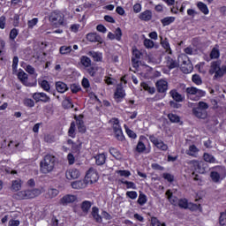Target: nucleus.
I'll list each match as a JSON object with an SVG mask.
<instances>
[{
  "label": "nucleus",
  "mask_w": 226,
  "mask_h": 226,
  "mask_svg": "<svg viewBox=\"0 0 226 226\" xmlns=\"http://www.w3.org/2000/svg\"><path fill=\"white\" fill-rule=\"evenodd\" d=\"M56 167V156L47 154L40 162V170L42 174L52 172Z\"/></svg>",
  "instance_id": "1"
},
{
  "label": "nucleus",
  "mask_w": 226,
  "mask_h": 226,
  "mask_svg": "<svg viewBox=\"0 0 226 226\" xmlns=\"http://www.w3.org/2000/svg\"><path fill=\"white\" fill-rule=\"evenodd\" d=\"M149 140L155 146V147H157V149H160L161 151H167V149H169V146L164 144L162 139H158V138L154 137V135H150Z\"/></svg>",
  "instance_id": "2"
},
{
  "label": "nucleus",
  "mask_w": 226,
  "mask_h": 226,
  "mask_svg": "<svg viewBox=\"0 0 226 226\" xmlns=\"http://www.w3.org/2000/svg\"><path fill=\"white\" fill-rule=\"evenodd\" d=\"M49 21L53 24V26H56V27H59V26H63L64 23L63 16L56 12H52L50 14Z\"/></svg>",
  "instance_id": "3"
},
{
  "label": "nucleus",
  "mask_w": 226,
  "mask_h": 226,
  "mask_svg": "<svg viewBox=\"0 0 226 226\" xmlns=\"http://www.w3.org/2000/svg\"><path fill=\"white\" fill-rule=\"evenodd\" d=\"M113 130H114L115 137L116 139H117V140H121V141L124 140V135H123V130L119 125V119H115Z\"/></svg>",
  "instance_id": "4"
},
{
  "label": "nucleus",
  "mask_w": 226,
  "mask_h": 226,
  "mask_svg": "<svg viewBox=\"0 0 226 226\" xmlns=\"http://www.w3.org/2000/svg\"><path fill=\"white\" fill-rule=\"evenodd\" d=\"M33 98L36 102H42V103H49L50 102V97L45 93H34Z\"/></svg>",
  "instance_id": "5"
},
{
  "label": "nucleus",
  "mask_w": 226,
  "mask_h": 226,
  "mask_svg": "<svg viewBox=\"0 0 226 226\" xmlns=\"http://www.w3.org/2000/svg\"><path fill=\"white\" fill-rule=\"evenodd\" d=\"M76 200L77 196L67 194L60 199V204H62V206H68V204H73V202H76Z\"/></svg>",
  "instance_id": "6"
},
{
  "label": "nucleus",
  "mask_w": 226,
  "mask_h": 226,
  "mask_svg": "<svg viewBox=\"0 0 226 226\" xmlns=\"http://www.w3.org/2000/svg\"><path fill=\"white\" fill-rule=\"evenodd\" d=\"M191 163L192 164L195 172H198V174H204V172H206V170L204 169V162L199 161H191Z\"/></svg>",
  "instance_id": "7"
},
{
  "label": "nucleus",
  "mask_w": 226,
  "mask_h": 226,
  "mask_svg": "<svg viewBox=\"0 0 226 226\" xmlns=\"http://www.w3.org/2000/svg\"><path fill=\"white\" fill-rule=\"evenodd\" d=\"M80 177V172L77 169L69 170L65 172V177L72 181V179H79Z\"/></svg>",
  "instance_id": "8"
},
{
  "label": "nucleus",
  "mask_w": 226,
  "mask_h": 226,
  "mask_svg": "<svg viewBox=\"0 0 226 226\" xmlns=\"http://www.w3.org/2000/svg\"><path fill=\"white\" fill-rule=\"evenodd\" d=\"M87 40L88 41L95 42L97 41L98 43H103V39L100 34L96 33H90L87 34Z\"/></svg>",
  "instance_id": "9"
},
{
  "label": "nucleus",
  "mask_w": 226,
  "mask_h": 226,
  "mask_svg": "<svg viewBox=\"0 0 226 226\" xmlns=\"http://www.w3.org/2000/svg\"><path fill=\"white\" fill-rule=\"evenodd\" d=\"M192 114L200 119H206V117H207V112L200 108H193Z\"/></svg>",
  "instance_id": "10"
},
{
  "label": "nucleus",
  "mask_w": 226,
  "mask_h": 226,
  "mask_svg": "<svg viewBox=\"0 0 226 226\" xmlns=\"http://www.w3.org/2000/svg\"><path fill=\"white\" fill-rule=\"evenodd\" d=\"M156 87L158 93H165L169 89V83L163 79L156 82Z\"/></svg>",
  "instance_id": "11"
},
{
  "label": "nucleus",
  "mask_w": 226,
  "mask_h": 226,
  "mask_svg": "<svg viewBox=\"0 0 226 226\" xmlns=\"http://www.w3.org/2000/svg\"><path fill=\"white\" fill-rule=\"evenodd\" d=\"M125 95L126 94H124L123 87L121 85H118L117 87V91L115 92V98L117 99V102H120L121 99L124 98Z\"/></svg>",
  "instance_id": "12"
},
{
  "label": "nucleus",
  "mask_w": 226,
  "mask_h": 226,
  "mask_svg": "<svg viewBox=\"0 0 226 226\" xmlns=\"http://www.w3.org/2000/svg\"><path fill=\"white\" fill-rule=\"evenodd\" d=\"M212 172L218 174L223 179L226 176V169L223 166H215L212 169Z\"/></svg>",
  "instance_id": "13"
},
{
  "label": "nucleus",
  "mask_w": 226,
  "mask_h": 226,
  "mask_svg": "<svg viewBox=\"0 0 226 226\" xmlns=\"http://www.w3.org/2000/svg\"><path fill=\"white\" fill-rule=\"evenodd\" d=\"M14 199H17L18 200H24L30 199L28 190L18 192L16 194H14Z\"/></svg>",
  "instance_id": "14"
},
{
  "label": "nucleus",
  "mask_w": 226,
  "mask_h": 226,
  "mask_svg": "<svg viewBox=\"0 0 226 226\" xmlns=\"http://www.w3.org/2000/svg\"><path fill=\"white\" fill-rule=\"evenodd\" d=\"M165 195L168 197V200H170V204L173 206H177L179 202V199L177 197L174 196L170 190H168L165 193Z\"/></svg>",
  "instance_id": "15"
},
{
  "label": "nucleus",
  "mask_w": 226,
  "mask_h": 226,
  "mask_svg": "<svg viewBox=\"0 0 226 226\" xmlns=\"http://www.w3.org/2000/svg\"><path fill=\"white\" fill-rule=\"evenodd\" d=\"M166 64H168L169 70H174V68L179 67L177 61L172 59L170 56L166 57Z\"/></svg>",
  "instance_id": "16"
},
{
  "label": "nucleus",
  "mask_w": 226,
  "mask_h": 226,
  "mask_svg": "<svg viewBox=\"0 0 226 226\" xmlns=\"http://www.w3.org/2000/svg\"><path fill=\"white\" fill-rule=\"evenodd\" d=\"M56 89L58 93H66L68 91V86L62 81H57L56 83Z\"/></svg>",
  "instance_id": "17"
},
{
  "label": "nucleus",
  "mask_w": 226,
  "mask_h": 226,
  "mask_svg": "<svg viewBox=\"0 0 226 226\" xmlns=\"http://www.w3.org/2000/svg\"><path fill=\"white\" fill-rule=\"evenodd\" d=\"M143 139H146V138L144 136H141L136 147V151L137 153H139V154H141V153H144L146 151V145L144 144V142H142Z\"/></svg>",
  "instance_id": "18"
},
{
  "label": "nucleus",
  "mask_w": 226,
  "mask_h": 226,
  "mask_svg": "<svg viewBox=\"0 0 226 226\" xmlns=\"http://www.w3.org/2000/svg\"><path fill=\"white\" fill-rule=\"evenodd\" d=\"M18 79L24 84V86H29V82H27V73L24 71H21L18 73Z\"/></svg>",
  "instance_id": "19"
},
{
  "label": "nucleus",
  "mask_w": 226,
  "mask_h": 226,
  "mask_svg": "<svg viewBox=\"0 0 226 226\" xmlns=\"http://www.w3.org/2000/svg\"><path fill=\"white\" fill-rule=\"evenodd\" d=\"M153 14L151 13L150 11H145L144 12H141L139 14L140 20H144L145 22L151 20Z\"/></svg>",
  "instance_id": "20"
},
{
  "label": "nucleus",
  "mask_w": 226,
  "mask_h": 226,
  "mask_svg": "<svg viewBox=\"0 0 226 226\" xmlns=\"http://www.w3.org/2000/svg\"><path fill=\"white\" fill-rule=\"evenodd\" d=\"M78 124V132L79 133H86V125L84 124V120L79 119V117H75Z\"/></svg>",
  "instance_id": "21"
},
{
  "label": "nucleus",
  "mask_w": 226,
  "mask_h": 226,
  "mask_svg": "<svg viewBox=\"0 0 226 226\" xmlns=\"http://www.w3.org/2000/svg\"><path fill=\"white\" fill-rule=\"evenodd\" d=\"M91 206H93V203H91V201L85 200L81 203V210L83 211V213H86V215H87V213H89V210L91 209Z\"/></svg>",
  "instance_id": "22"
},
{
  "label": "nucleus",
  "mask_w": 226,
  "mask_h": 226,
  "mask_svg": "<svg viewBox=\"0 0 226 226\" xmlns=\"http://www.w3.org/2000/svg\"><path fill=\"white\" fill-rule=\"evenodd\" d=\"M170 94L173 98V100H175L176 102H183L185 100L183 95L178 94L177 91H176V90H171L170 92Z\"/></svg>",
  "instance_id": "23"
},
{
  "label": "nucleus",
  "mask_w": 226,
  "mask_h": 226,
  "mask_svg": "<svg viewBox=\"0 0 226 226\" xmlns=\"http://www.w3.org/2000/svg\"><path fill=\"white\" fill-rule=\"evenodd\" d=\"M98 207H94L92 208V216L95 220V222H97V223H102V217L100 216V215H98Z\"/></svg>",
  "instance_id": "24"
},
{
  "label": "nucleus",
  "mask_w": 226,
  "mask_h": 226,
  "mask_svg": "<svg viewBox=\"0 0 226 226\" xmlns=\"http://www.w3.org/2000/svg\"><path fill=\"white\" fill-rule=\"evenodd\" d=\"M96 165H103L107 157L104 154H100L94 157Z\"/></svg>",
  "instance_id": "25"
},
{
  "label": "nucleus",
  "mask_w": 226,
  "mask_h": 226,
  "mask_svg": "<svg viewBox=\"0 0 226 226\" xmlns=\"http://www.w3.org/2000/svg\"><path fill=\"white\" fill-rule=\"evenodd\" d=\"M59 195V191L57 189H49L45 195L46 199H54Z\"/></svg>",
  "instance_id": "26"
},
{
  "label": "nucleus",
  "mask_w": 226,
  "mask_h": 226,
  "mask_svg": "<svg viewBox=\"0 0 226 226\" xmlns=\"http://www.w3.org/2000/svg\"><path fill=\"white\" fill-rule=\"evenodd\" d=\"M215 73V79H220L223 77V75L226 73V65H222V68L218 69Z\"/></svg>",
  "instance_id": "27"
},
{
  "label": "nucleus",
  "mask_w": 226,
  "mask_h": 226,
  "mask_svg": "<svg viewBox=\"0 0 226 226\" xmlns=\"http://www.w3.org/2000/svg\"><path fill=\"white\" fill-rule=\"evenodd\" d=\"M39 195H41V190L40 189L28 190L29 199H34V197H38Z\"/></svg>",
  "instance_id": "28"
},
{
  "label": "nucleus",
  "mask_w": 226,
  "mask_h": 226,
  "mask_svg": "<svg viewBox=\"0 0 226 226\" xmlns=\"http://www.w3.org/2000/svg\"><path fill=\"white\" fill-rule=\"evenodd\" d=\"M109 153L116 160H123V155H121V153L117 149L109 148Z\"/></svg>",
  "instance_id": "29"
},
{
  "label": "nucleus",
  "mask_w": 226,
  "mask_h": 226,
  "mask_svg": "<svg viewBox=\"0 0 226 226\" xmlns=\"http://www.w3.org/2000/svg\"><path fill=\"white\" fill-rule=\"evenodd\" d=\"M197 6H198L199 10H200V11H202V13H204V15H207V13H209V9H207V5H206L204 3L199 2L197 4Z\"/></svg>",
  "instance_id": "30"
},
{
  "label": "nucleus",
  "mask_w": 226,
  "mask_h": 226,
  "mask_svg": "<svg viewBox=\"0 0 226 226\" xmlns=\"http://www.w3.org/2000/svg\"><path fill=\"white\" fill-rule=\"evenodd\" d=\"M84 186H86V184L80 180L72 183V187L74 188V190H81V188H84Z\"/></svg>",
  "instance_id": "31"
},
{
  "label": "nucleus",
  "mask_w": 226,
  "mask_h": 226,
  "mask_svg": "<svg viewBox=\"0 0 226 226\" xmlns=\"http://www.w3.org/2000/svg\"><path fill=\"white\" fill-rule=\"evenodd\" d=\"M176 20V18L174 17H166L164 19H162L161 20L162 26H170V24H172V22H174Z\"/></svg>",
  "instance_id": "32"
},
{
  "label": "nucleus",
  "mask_w": 226,
  "mask_h": 226,
  "mask_svg": "<svg viewBox=\"0 0 226 226\" xmlns=\"http://www.w3.org/2000/svg\"><path fill=\"white\" fill-rule=\"evenodd\" d=\"M80 63L85 66V68H89L91 66V58L87 56H81Z\"/></svg>",
  "instance_id": "33"
},
{
  "label": "nucleus",
  "mask_w": 226,
  "mask_h": 226,
  "mask_svg": "<svg viewBox=\"0 0 226 226\" xmlns=\"http://www.w3.org/2000/svg\"><path fill=\"white\" fill-rule=\"evenodd\" d=\"M220 61H216V62H213L211 64V69H210V73H215V72H217L218 70H220Z\"/></svg>",
  "instance_id": "34"
},
{
  "label": "nucleus",
  "mask_w": 226,
  "mask_h": 226,
  "mask_svg": "<svg viewBox=\"0 0 226 226\" xmlns=\"http://www.w3.org/2000/svg\"><path fill=\"white\" fill-rule=\"evenodd\" d=\"M146 202H147V197L146 194L140 192L138 199V204H139V206H144Z\"/></svg>",
  "instance_id": "35"
},
{
  "label": "nucleus",
  "mask_w": 226,
  "mask_h": 226,
  "mask_svg": "<svg viewBox=\"0 0 226 226\" xmlns=\"http://www.w3.org/2000/svg\"><path fill=\"white\" fill-rule=\"evenodd\" d=\"M186 62H184V65L181 66V71L183 73H190L192 70H193V67L192 66V64H185Z\"/></svg>",
  "instance_id": "36"
},
{
  "label": "nucleus",
  "mask_w": 226,
  "mask_h": 226,
  "mask_svg": "<svg viewBox=\"0 0 226 226\" xmlns=\"http://www.w3.org/2000/svg\"><path fill=\"white\" fill-rule=\"evenodd\" d=\"M177 206H179V207L183 209H188V200L186 199L178 200V203Z\"/></svg>",
  "instance_id": "37"
},
{
  "label": "nucleus",
  "mask_w": 226,
  "mask_h": 226,
  "mask_svg": "<svg viewBox=\"0 0 226 226\" xmlns=\"http://www.w3.org/2000/svg\"><path fill=\"white\" fill-rule=\"evenodd\" d=\"M195 153H199V148L195 145H192L189 147V150H187V154L189 156H195Z\"/></svg>",
  "instance_id": "38"
},
{
  "label": "nucleus",
  "mask_w": 226,
  "mask_h": 226,
  "mask_svg": "<svg viewBox=\"0 0 226 226\" xmlns=\"http://www.w3.org/2000/svg\"><path fill=\"white\" fill-rule=\"evenodd\" d=\"M210 177L214 183H219L220 179H223V178H222L221 175H218L217 173H215L214 171L210 172Z\"/></svg>",
  "instance_id": "39"
},
{
  "label": "nucleus",
  "mask_w": 226,
  "mask_h": 226,
  "mask_svg": "<svg viewBox=\"0 0 226 226\" xmlns=\"http://www.w3.org/2000/svg\"><path fill=\"white\" fill-rule=\"evenodd\" d=\"M203 158L205 162H207L208 163H215L216 162V159L215 158V156L209 154H204Z\"/></svg>",
  "instance_id": "40"
},
{
  "label": "nucleus",
  "mask_w": 226,
  "mask_h": 226,
  "mask_svg": "<svg viewBox=\"0 0 226 226\" xmlns=\"http://www.w3.org/2000/svg\"><path fill=\"white\" fill-rule=\"evenodd\" d=\"M168 118L171 123H179V121H181V119L179 118V116L172 113H170L168 115Z\"/></svg>",
  "instance_id": "41"
},
{
  "label": "nucleus",
  "mask_w": 226,
  "mask_h": 226,
  "mask_svg": "<svg viewBox=\"0 0 226 226\" xmlns=\"http://www.w3.org/2000/svg\"><path fill=\"white\" fill-rule=\"evenodd\" d=\"M75 126H76L75 122H72L68 131L69 137H72V139H74L75 137Z\"/></svg>",
  "instance_id": "42"
},
{
  "label": "nucleus",
  "mask_w": 226,
  "mask_h": 226,
  "mask_svg": "<svg viewBox=\"0 0 226 226\" xmlns=\"http://www.w3.org/2000/svg\"><path fill=\"white\" fill-rule=\"evenodd\" d=\"M72 52V46H62L60 47V54L66 55Z\"/></svg>",
  "instance_id": "43"
},
{
  "label": "nucleus",
  "mask_w": 226,
  "mask_h": 226,
  "mask_svg": "<svg viewBox=\"0 0 226 226\" xmlns=\"http://www.w3.org/2000/svg\"><path fill=\"white\" fill-rule=\"evenodd\" d=\"M41 87L44 90V91H50V84H49V81L43 79L41 83H40Z\"/></svg>",
  "instance_id": "44"
},
{
  "label": "nucleus",
  "mask_w": 226,
  "mask_h": 226,
  "mask_svg": "<svg viewBox=\"0 0 226 226\" xmlns=\"http://www.w3.org/2000/svg\"><path fill=\"white\" fill-rule=\"evenodd\" d=\"M70 89L72 91V93L73 94H77L79 93V91H80L82 88L80 87V85L77 84V83H74V84H72L70 86Z\"/></svg>",
  "instance_id": "45"
},
{
  "label": "nucleus",
  "mask_w": 226,
  "mask_h": 226,
  "mask_svg": "<svg viewBox=\"0 0 226 226\" xmlns=\"http://www.w3.org/2000/svg\"><path fill=\"white\" fill-rule=\"evenodd\" d=\"M161 45L165 49V50H170V44H169L167 38L163 40V37H161Z\"/></svg>",
  "instance_id": "46"
},
{
  "label": "nucleus",
  "mask_w": 226,
  "mask_h": 226,
  "mask_svg": "<svg viewBox=\"0 0 226 226\" xmlns=\"http://www.w3.org/2000/svg\"><path fill=\"white\" fill-rule=\"evenodd\" d=\"M211 59H218L220 57V50L218 49L214 48L210 53Z\"/></svg>",
  "instance_id": "47"
},
{
  "label": "nucleus",
  "mask_w": 226,
  "mask_h": 226,
  "mask_svg": "<svg viewBox=\"0 0 226 226\" xmlns=\"http://www.w3.org/2000/svg\"><path fill=\"white\" fill-rule=\"evenodd\" d=\"M219 223L221 226H226V212L221 213L219 217Z\"/></svg>",
  "instance_id": "48"
},
{
  "label": "nucleus",
  "mask_w": 226,
  "mask_h": 226,
  "mask_svg": "<svg viewBox=\"0 0 226 226\" xmlns=\"http://www.w3.org/2000/svg\"><path fill=\"white\" fill-rule=\"evenodd\" d=\"M88 55H90L94 61H97V62L102 61V56H100V54L98 52L90 51Z\"/></svg>",
  "instance_id": "49"
},
{
  "label": "nucleus",
  "mask_w": 226,
  "mask_h": 226,
  "mask_svg": "<svg viewBox=\"0 0 226 226\" xmlns=\"http://www.w3.org/2000/svg\"><path fill=\"white\" fill-rule=\"evenodd\" d=\"M62 105L64 109H73V104H72V101H70V99H65L63 101Z\"/></svg>",
  "instance_id": "50"
},
{
  "label": "nucleus",
  "mask_w": 226,
  "mask_h": 226,
  "mask_svg": "<svg viewBox=\"0 0 226 226\" xmlns=\"http://www.w3.org/2000/svg\"><path fill=\"white\" fill-rule=\"evenodd\" d=\"M144 45L146 49H153L154 47V42L150 39H145Z\"/></svg>",
  "instance_id": "51"
},
{
  "label": "nucleus",
  "mask_w": 226,
  "mask_h": 226,
  "mask_svg": "<svg viewBox=\"0 0 226 226\" xmlns=\"http://www.w3.org/2000/svg\"><path fill=\"white\" fill-rule=\"evenodd\" d=\"M151 224L153 225V226H167L166 224H165V222H160V221H158V219L156 218V217H152V219H151Z\"/></svg>",
  "instance_id": "52"
},
{
  "label": "nucleus",
  "mask_w": 226,
  "mask_h": 226,
  "mask_svg": "<svg viewBox=\"0 0 226 226\" xmlns=\"http://www.w3.org/2000/svg\"><path fill=\"white\" fill-rule=\"evenodd\" d=\"M11 190L13 192H19L20 190V183H19V180L12 181Z\"/></svg>",
  "instance_id": "53"
},
{
  "label": "nucleus",
  "mask_w": 226,
  "mask_h": 226,
  "mask_svg": "<svg viewBox=\"0 0 226 226\" xmlns=\"http://www.w3.org/2000/svg\"><path fill=\"white\" fill-rule=\"evenodd\" d=\"M192 82L194 84H197V86H200L202 84V79H200V76L199 74L192 75Z\"/></svg>",
  "instance_id": "54"
},
{
  "label": "nucleus",
  "mask_w": 226,
  "mask_h": 226,
  "mask_svg": "<svg viewBox=\"0 0 226 226\" xmlns=\"http://www.w3.org/2000/svg\"><path fill=\"white\" fill-rule=\"evenodd\" d=\"M162 177L166 179V181H169V183L174 182V175H171L170 173H163Z\"/></svg>",
  "instance_id": "55"
},
{
  "label": "nucleus",
  "mask_w": 226,
  "mask_h": 226,
  "mask_svg": "<svg viewBox=\"0 0 226 226\" xmlns=\"http://www.w3.org/2000/svg\"><path fill=\"white\" fill-rule=\"evenodd\" d=\"M124 127H125V132H126L127 135L131 139H137V134L133 131H132L129 128H127L126 125H124Z\"/></svg>",
  "instance_id": "56"
},
{
  "label": "nucleus",
  "mask_w": 226,
  "mask_h": 226,
  "mask_svg": "<svg viewBox=\"0 0 226 226\" xmlns=\"http://www.w3.org/2000/svg\"><path fill=\"white\" fill-rule=\"evenodd\" d=\"M126 197H129V199L135 200V199H137V197H138L137 192H135V191L127 192Z\"/></svg>",
  "instance_id": "57"
},
{
  "label": "nucleus",
  "mask_w": 226,
  "mask_h": 226,
  "mask_svg": "<svg viewBox=\"0 0 226 226\" xmlns=\"http://www.w3.org/2000/svg\"><path fill=\"white\" fill-rule=\"evenodd\" d=\"M121 36H123V32L121 31V29L119 27H117L115 31V38L118 41H121Z\"/></svg>",
  "instance_id": "58"
},
{
  "label": "nucleus",
  "mask_w": 226,
  "mask_h": 226,
  "mask_svg": "<svg viewBox=\"0 0 226 226\" xmlns=\"http://www.w3.org/2000/svg\"><path fill=\"white\" fill-rule=\"evenodd\" d=\"M87 72L89 75H91V77H94V75H96V72H98V67H94V66L89 67L87 69Z\"/></svg>",
  "instance_id": "59"
},
{
  "label": "nucleus",
  "mask_w": 226,
  "mask_h": 226,
  "mask_svg": "<svg viewBox=\"0 0 226 226\" xmlns=\"http://www.w3.org/2000/svg\"><path fill=\"white\" fill-rule=\"evenodd\" d=\"M17 36H19V30H17L16 28L11 29L10 32L11 40H14L15 38H17Z\"/></svg>",
  "instance_id": "60"
},
{
  "label": "nucleus",
  "mask_w": 226,
  "mask_h": 226,
  "mask_svg": "<svg viewBox=\"0 0 226 226\" xmlns=\"http://www.w3.org/2000/svg\"><path fill=\"white\" fill-rule=\"evenodd\" d=\"M198 109H201V110H207V109H209V105H207V103L204 102H200L198 103Z\"/></svg>",
  "instance_id": "61"
},
{
  "label": "nucleus",
  "mask_w": 226,
  "mask_h": 226,
  "mask_svg": "<svg viewBox=\"0 0 226 226\" xmlns=\"http://www.w3.org/2000/svg\"><path fill=\"white\" fill-rule=\"evenodd\" d=\"M19 65V56H14L12 60V71L17 72V66Z\"/></svg>",
  "instance_id": "62"
},
{
  "label": "nucleus",
  "mask_w": 226,
  "mask_h": 226,
  "mask_svg": "<svg viewBox=\"0 0 226 226\" xmlns=\"http://www.w3.org/2000/svg\"><path fill=\"white\" fill-rule=\"evenodd\" d=\"M24 104L26 105V107H34V101H33L32 99H26L24 101Z\"/></svg>",
  "instance_id": "63"
},
{
  "label": "nucleus",
  "mask_w": 226,
  "mask_h": 226,
  "mask_svg": "<svg viewBox=\"0 0 226 226\" xmlns=\"http://www.w3.org/2000/svg\"><path fill=\"white\" fill-rule=\"evenodd\" d=\"M19 225H20V221L19 220L11 219L9 221V226H19Z\"/></svg>",
  "instance_id": "64"
}]
</instances>
